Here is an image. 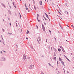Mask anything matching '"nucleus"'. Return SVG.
<instances>
[{
  "label": "nucleus",
  "mask_w": 74,
  "mask_h": 74,
  "mask_svg": "<svg viewBox=\"0 0 74 74\" xmlns=\"http://www.w3.org/2000/svg\"><path fill=\"white\" fill-rule=\"evenodd\" d=\"M34 65H31L29 67V69H32L33 68H34Z\"/></svg>",
  "instance_id": "obj_1"
},
{
  "label": "nucleus",
  "mask_w": 74,
  "mask_h": 74,
  "mask_svg": "<svg viewBox=\"0 0 74 74\" xmlns=\"http://www.w3.org/2000/svg\"><path fill=\"white\" fill-rule=\"evenodd\" d=\"M23 58L24 60H25L26 58V56L25 55V54H24L23 55Z\"/></svg>",
  "instance_id": "obj_2"
},
{
  "label": "nucleus",
  "mask_w": 74,
  "mask_h": 74,
  "mask_svg": "<svg viewBox=\"0 0 74 74\" xmlns=\"http://www.w3.org/2000/svg\"><path fill=\"white\" fill-rule=\"evenodd\" d=\"M1 60L2 61H4L5 60V58H1Z\"/></svg>",
  "instance_id": "obj_3"
},
{
  "label": "nucleus",
  "mask_w": 74,
  "mask_h": 74,
  "mask_svg": "<svg viewBox=\"0 0 74 74\" xmlns=\"http://www.w3.org/2000/svg\"><path fill=\"white\" fill-rule=\"evenodd\" d=\"M1 5L3 6V7H4V8H5V5H4V4L3 3H1Z\"/></svg>",
  "instance_id": "obj_4"
},
{
  "label": "nucleus",
  "mask_w": 74,
  "mask_h": 74,
  "mask_svg": "<svg viewBox=\"0 0 74 74\" xmlns=\"http://www.w3.org/2000/svg\"><path fill=\"white\" fill-rule=\"evenodd\" d=\"M43 31L44 32H45V27H44V26H43V28H42Z\"/></svg>",
  "instance_id": "obj_5"
},
{
  "label": "nucleus",
  "mask_w": 74,
  "mask_h": 74,
  "mask_svg": "<svg viewBox=\"0 0 74 74\" xmlns=\"http://www.w3.org/2000/svg\"><path fill=\"white\" fill-rule=\"evenodd\" d=\"M61 62H62V64H63V65H64V66H65V64H64V62H63V61H62Z\"/></svg>",
  "instance_id": "obj_6"
},
{
  "label": "nucleus",
  "mask_w": 74,
  "mask_h": 74,
  "mask_svg": "<svg viewBox=\"0 0 74 74\" xmlns=\"http://www.w3.org/2000/svg\"><path fill=\"white\" fill-rule=\"evenodd\" d=\"M40 5H42V1H40Z\"/></svg>",
  "instance_id": "obj_7"
},
{
  "label": "nucleus",
  "mask_w": 74,
  "mask_h": 74,
  "mask_svg": "<svg viewBox=\"0 0 74 74\" xmlns=\"http://www.w3.org/2000/svg\"><path fill=\"white\" fill-rule=\"evenodd\" d=\"M38 38L39 41H41V38L40 36H39Z\"/></svg>",
  "instance_id": "obj_8"
},
{
  "label": "nucleus",
  "mask_w": 74,
  "mask_h": 74,
  "mask_svg": "<svg viewBox=\"0 0 74 74\" xmlns=\"http://www.w3.org/2000/svg\"><path fill=\"white\" fill-rule=\"evenodd\" d=\"M8 12H9V14H10V15L11 14V11H10V10H8Z\"/></svg>",
  "instance_id": "obj_9"
},
{
  "label": "nucleus",
  "mask_w": 74,
  "mask_h": 74,
  "mask_svg": "<svg viewBox=\"0 0 74 74\" xmlns=\"http://www.w3.org/2000/svg\"><path fill=\"white\" fill-rule=\"evenodd\" d=\"M59 60L60 61H61V60H62V59L60 57H59Z\"/></svg>",
  "instance_id": "obj_10"
},
{
  "label": "nucleus",
  "mask_w": 74,
  "mask_h": 74,
  "mask_svg": "<svg viewBox=\"0 0 74 74\" xmlns=\"http://www.w3.org/2000/svg\"><path fill=\"white\" fill-rule=\"evenodd\" d=\"M29 32V31L28 30H27V32L26 33L27 34H28Z\"/></svg>",
  "instance_id": "obj_11"
},
{
  "label": "nucleus",
  "mask_w": 74,
  "mask_h": 74,
  "mask_svg": "<svg viewBox=\"0 0 74 74\" xmlns=\"http://www.w3.org/2000/svg\"><path fill=\"white\" fill-rule=\"evenodd\" d=\"M54 49H55V51H56V53H57V51L56 49H55V48H54Z\"/></svg>",
  "instance_id": "obj_12"
},
{
  "label": "nucleus",
  "mask_w": 74,
  "mask_h": 74,
  "mask_svg": "<svg viewBox=\"0 0 74 74\" xmlns=\"http://www.w3.org/2000/svg\"><path fill=\"white\" fill-rule=\"evenodd\" d=\"M37 20H38V22H40V20H39V19H38V17H37Z\"/></svg>",
  "instance_id": "obj_13"
},
{
  "label": "nucleus",
  "mask_w": 74,
  "mask_h": 74,
  "mask_svg": "<svg viewBox=\"0 0 74 74\" xmlns=\"http://www.w3.org/2000/svg\"><path fill=\"white\" fill-rule=\"evenodd\" d=\"M58 50L59 51H61V49H60V48H58Z\"/></svg>",
  "instance_id": "obj_14"
},
{
  "label": "nucleus",
  "mask_w": 74,
  "mask_h": 74,
  "mask_svg": "<svg viewBox=\"0 0 74 74\" xmlns=\"http://www.w3.org/2000/svg\"><path fill=\"white\" fill-rule=\"evenodd\" d=\"M57 65H58V61H57Z\"/></svg>",
  "instance_id": "obj_15"
},
{
  "label": "nucleus",
  "mask_w": 74,
  "mask_h": 74,
  "mask_svg": "<svg viewBox=\"0 0 74 74\" xmlns=\"http://www.w3.org/2000/svg\"><path fill=\"white\" fill-rule=\"evenodd\" d=\"M34 9L35 10H36L35 6H34Z\"/></svg>",
  "instance_id": "obj_16"
},
{
  "label": "nucleus",
  "mask_w": 74,
  "mask_h": 74,
  "mask_svg": "<svg viewBox=\"0 0 74 74\" xmlns=\"http://www.w3.org/2000/svg\"><path fill=\"white\" fill-rule=\"evenodd\" d=\"M62 51H63V52H65V51L64 49H63V50H62Z\"/></svg>",
  "instance_id": "obj_17"
},
{
  "label": "nucleus",
  "mask_w": 74,
  "mask_h": 74,
  "mask_svg": "<svg viewBox=\"0 0 74 74\" xmlns=\"http://www.w3.org/2000/svg\"><path fill=\"white\" fill-rule=\"evenodd\" d=\"M13 5L14 6V7L15 8H16V6H15V4H13Z\"/></svg>",
  "instance_id": "obj_18"
},
{
  "label": "nucleus",
  "mask_w": 74,
  "mask_h": 74,
  "mask_svg": "<svg viewBox=\"0 0 74 74\" xmlns=\"http://www.w3.org/2000/svg\"><path fill=\"white\" fill-rule=\"evenodd\" d=\"M44 24L45 25H47V23H45V21L44 22Z\"/></svg>",
  "instance_id": "obj_19"
},
{
  "label": "nucleus",
  "mask_w": 74,
  "mask_h": 74,
  "mask_svg": "<svg viewBox=\"0 0 74 74\" xmlns=\"http://www.w3.org/2000/svg\"><path fill=\"white\" fill-rule=\"evenodd\" d=\"M45 14L46 16L47 17V13H45Z\"/></svg>",
  "instance_id": "obj_20"
},
{
  "label": "nucleus",
  "mask_w": 74,
  "mask_h": 74,
  "mask_svg": "<svg viewBox=\"0 0 74 74\" xmlns=\"http://www.w3.org/2000/svg\"><path fill=\"white\" fill-rule=\"evenodd\" d=\"M56 57H53V59L54 60H55V59H56Z\"/></svg>",
  "instance_id": "obj_21"
},
{
  "label": "nucleus",
  "mask_w": 74,
  "mask_h": 74,
  "mask_svg": "<svg viewBox=\"0 0 74 74\" xmlns=\"http://www.w3.org/2000/svg\"><path fill=\"white\" fill-rule=\"evenodd\" d=\"M25 9L26 10H27L28 9V8H26Z\"/></svg>",
  "instance_id": "obj_22"
},
{
  "label": "nucleus",
  "mask_w": 74,
  "mask_h": 74,
  "mask_svg": "<svg viewBox=\"0 0 74 74\" xmlns=\"http://www.w3.org/2000/svg\"><path fill=\"white\" fill-rule=\"evenodd\" d=\"M8 34H10L11 35V34H12V33H9V32H8Z\"/></svg>",
  "instance_id": "obj_23"
},
{
  "label": "nucleus",
  "mask_w": 74,
  "mask_h": 74,
  "mask_svg": "<svg viewBox=\"0 0 74 74\" xmlns=\"http://www.w3.org/2000/svg\"><path fill=\"white\" fill-rule=\"evenodd\" d=\"M49 65H50V66H52V65H51V64H50V63H48Z\"/></svg>",
  "instance_id": "obj_24"
},
{
  "label": "nucleus",
  "mask_w": 74,
  "mask_h": 74,
  "mask_svg": "<svg viewBox=\"0 0 74 74\" xmlns=\"http://www.w3.org/2000/svg\"><path fill=\"white\" fill-rule=\"evenodd\" d=\"M2 29V31H3V32H5V30H4V29Z\"/></svg>",
  "instance_id": "obj_25"
},
{
  "label": "nucleus",
  "mask_w": 74,
  "mask_h": 74,
  "mask_svg": "<svg viewBox=\"0 0 74 74\" xmlns=\"http://www.w3.org/2000/svg\"><path fill=\"white\" fill-rule=\"evenodd\" d=\"M49 31L50 33V34H51V30H50V29H49Z\"/></svg>",
  "instance_id": "obj_26"
},
{
  "label": "nucleus",
  "mask_w": 74,
  "mask_h": 74,
  "mask_svg": "<svg viewBox=\"0 0 74 74\" xmlns=\"http://www.w3.org/2000/svg\"><path fill=\"white\" fill-rule=\"evenodd\" d=\"M36 27H37V29L38 28V26H37V25H36Z\"/></svg>",
  "instance_id": "obj_27"
},
{
  "label": "nucleus",
  "mask_w": 74,
  "mask_h": 74,
  "mask_svg": "<svg viewBox=\"0 0 74 74\" xmlns=\"http://www.w3.org/2000/svg\"><path fill=\"white\" fill-rule=\"evenodd\" d=\"M47 18L49 19V16H48V14H47Z\"/></svg>",
  "instance_id": "obj_28"
},
{
  "label": "nucleus",
  "mask_w": 74,
  "mask_h": 74,
  "mask_svg": "<svg viewBox=\"0 0 74 74\" xmlns=\"http://www.w3.org/2000/svg\"><path fill=\"white\" fill-rule=\"evenodd\" d=\"M54 56H56V54H55V52H54Z\"/></svg>",
  "instance_id": "obj_29"
},
{
  "label": "nucleus",
  "mask_w": 74,
  "mask_h": 74,
  "mask_svg": "<svg viewBox=\"0 0 74 74\" xmlns=\"http://www.w3.org/2000/svg\"><path fill=\"white\" fill-rule=\"evenodd\" d=\"M44 24H42V28H43V27H44Z\"/></svg>",
  "instance_id": "obj_30"
},
{
  "label": "nucleus",
  "mask_w": 74,
  "mask_h": 74,
  "mask_svg": "<svg viewBox=\"0 0 74 74\" xmlns=\"http://www.w3.org/2000/svg\"><path fill=\"white\" fill-rule=\"evenodd\" d=\"M37 17H39V16L38 14H37Z\"/></svg>",
  "instance_id": "obj_31"
},
{
  "label": "nucleus",
  "mask_w": 74,
  "mask_h": 74,
  "mask_svg": "<svg viewBox=\"0 0 74 74\" xmlns=\"http://www.w3.org/2000/svg\"><path fill=\"white\" fill-rule=\"evenodd\" d=\"M67 60H68V61H69L71 62V61L70 60H69V58H67Z\"/></svg>",
  "instance_id": "obj_32"
},
{
  "label": "nucleus",
  "mask_w": 74,
  "mask_h": 74,
  "mask_svg": "<svg viewBox=\"0 0 74 74\" xmlns=\"http://www.w3.org/2000/svg\"><path fill=\"white\" fill-rule=\"evenodd\" d=\"M27 58L28 59H30V57H28V58Z\"/></svg>",
  "instance_id": "obj_33"
},
{
  "label": "nucleus",
  "mask_w": 74,
  "mask_h": 74,
  "mask_svg": "<svg viewBox=\"0 0 74 74\" xmlns=\"http://www.w3.org/2000/svg\"><path fill=\"white\" fill-rule=\"evenodd\" d=\"M52 4L53 5H55V4L53 2V3H52Z\"/></svg>",
  "instance_id": "obj_34"
},
{
  "label": "nucleus",
  "mask_w": 74,
  "mask_h": 74,
  "mask_svg": "<svg viewBox=\"0 0 74 74\" xmlns=\"http://www.w3.org/2000/svg\"><path fill=\"white\" fill-rule=\"evenodd\" d=\"M68 5L67 4V3H66L65 4V5L66 6H67Z\"/></svg>",
  "instance_id": "obj_35"
},
{
  "label": "nucleus",
  "mask_w": 74,
  "mask_h": 74,
  "mask_svg": "<svg viewBox=\"0 0 74 74\" xmlns=\"http://www.w3.org/2000/svg\"><path fill=\"white\" fill-rule=\"evenodd\" d=\"M44 18L45 19V20H46V21L47 20V18H45V17H44Z\"/></svg>",
  "instance_id": "obj_36"
},
{
  "label": "nucleus",
  "mask_w": 74,
  "mask_h": 74,
  "mask_svg": "<svg viewBox=\"0 0 74 74\" xmlns=\"http://www.w3.org/2000/svg\"><path fill=\"white\" fill-rule=\"evenodd\" d=\"M38 43L39 44H40V42H39V40L38 39Z\"/></svg>",
  "instance_id": "obj_37"
},
{
  "label": "nucleus",
  "mask_w": 74,
  "mask_h": 74,
  "mask_svg": "<svg viewBox=\"0 0 74 74\" xmlns=\"http://www.w3.org/2000/svg\"><path fill=\"white\" fill-rule=\"evenodd\" d=\"M16 48H18V45H16Z\"/></svg>",
  "instance_id": "obj_38"
},
{
  "label": "nucleus",
  "mask_w": 74,
  "mask_h": 74,
  "mask_svg": "<svg viewBox=\"0 0 74 74\" xmlns=\"http://www.w3.org/2000/svg\"><path fill=\"white\" fill-rule=\"evenodd\" d=\"M20 18H21V15H20Z\"/></svg>",
  "instance_id": "obj_39"
},
{
  "label": "nucleus",
  "mask_w": 74,
  "mask_h": 74,
  "mask_svg": "<svg viewBox=\"0 0 74 74\" xmlns=\"http://www.w3.org/2000/svg\"><path fill=\"white\" fill-rule=\"evenodd\" d=\"M60 27H61V28L62 29V26H61V25H60Z\"/></svg>",
  "instance_id": "obj_40"
},
{
  "label": "nucleus",
  "mask_w": 74,
  "mask_h": 74,
  "mask_svg": "<svg viewBox=\"0 0 74 74\" xmlns=\"http://www.w3.org/2000/svg\"><path fill=\"white\" fill-rule=\"evenodd\" d=\"M25 7H27V6H26V3H25Z\"/></svg>",
  "instance_id": "obj_41"
},
{
  "label": "nucleus",
  "mask_w": 74,
  "mask_h": 74,
  "mask_svg": "<svg viewBox=\"0 0 74 74\" xmlns=\"http://www.w3.org/2000/svg\"><path fill=\"white\" fill-rule=\"evenodd\" d=\"M49 20V21H50V18H49H49H48Z\"/></svg>",
  "instance_id": "obj_42"
},
{
  "label": "nucleus",
  "mask_w": 74,
  "mask_h": 74,
  "mask_svg": "<svg viewBox=\"0 0 74 74\" xmlns=\"http://www.w3.org/2000/svg\"><path fill=\"white\" fill-rule=\"evenodd\" d=\"M61 49L62 50V51H63V47H62V48Z\"/></svg>",
  "instance_id": "obj_43"
},
{
  "label": "nucleus",
  "mask_w": 74,
  "mask_h": 74,
  "mask_svg": "<svg viewBox=\"0 0 74 74\" xmlns=\"http://www.w3.org/2000/svg\"><path fill=\"white\" fill-rule=\"evenodd\" d=\"M46 42H48V41L47 40V39H46Z\"/></svg>",
  "instance_id": "obj_44"
},
{
  "label": "nucleus",
  "mask_w": 74,
  "mask_h": 74,
  "mask_svg": "<svg viewBox=\"0 0 74 74\" xmlns=\"http://www.w3.org/2000/svg\"><path fill=\"white\" fill-rule=\"evenodd\" d=\"M26 39H27V40L28 39V38L27 37H26Z\"/></svg>",
  "instance_id": "obj_45"
},
{
  "label": "nucleus",
  "mask_w": 74,
  "mask_h": 74,
  "mask_svg": "<svg viewBox=\"0 0 74 74\" xmlns=\"http://www.w3.org/2000/svg\"><path fill=\"white\" fill-rule=\"evenodd\" d=\"M33 3H35V2L34 1V0H33Z\"/></svg>",
  "instance_id": "obj_46"
},
{
  "label": "nucleus",
  "mask_w": 74,
  "mask_h": 74,
  "mask_svg": "<svg viewBox=\"0 0 74 74\" xmlns=\"http://www.w3.org/2000/svg\"><path fill=\"white\" fill-rule=\"evenodd\" d=\"M54 38L55 39L56 41V38L55 37Z\"/></svg>",
  "instance_id": "obj_47"
},
{
  "label": "nucleus",
  "mask_w": 74,
  "mask_h": 74,
  "mask_svg": "<svg viewBox=\"0 0 74 74\" xmlns=\"http://www.w3.org/2000/svg\"><path fill=\"white\" fill-rule=\"evenodd\" d=\"M66 58L67 60L68 58L67 57H66Z\"/></svg>",
  "instance_id": "obj_48"
},
{
  "label": "nucleus",
  "mask_w": 74,
  "mask_h": 74,
  "mask_svg": "<svg viewBox=\"0 0 74 74\" xmlns=\"http://www.w3.org/2000/svg\"><path fill=\"white\" fill-rule=\"evenodd\" d=\"M58 12L60 14V12L59 11H58Z\"/></svg>",
  "instance_id": "obj_49"
},
{
  "label": "nucleus",
  "mask_w": 74,
  "mask_h": 74,
  "mask_svg": "<svg viewBox=\"0 0 74 74\" xmlns=\"http://www.w3.org/2000/svg\"><path fill=\"white\" fill-rule=\"evenodd\" d=\"M12 4H13V5L14 4V2H12Z\"/></svg>",
  "instance_id": "obj_50"
},
{
  "label": "nucleus",
  "mask_w": 74,
  "mask_h": 74,
  "mask_svg": "<svg viewBox=\"0 0 74 74\" xmlns=\"http://www.w3.org/2000/svg\"><path fill=\"white\" fill-rule=\"evenodd\" d=\"M22 29H21V32H22Z\"/></svg>",
  "instance_id": "obj_51"
},
{
  "label": "nucleus",
  "mask_w": 74,
  "mask_h": 74,
  "mask_svg": "<svg viewBox=\"0 0 74 74\" xmlns=\"http://www.w3.org/2000/svg\"><path fill=\"white\" fill-rule=\"evenodd\" d=\"M42 74H45V73H44L43 72H42Z\"/></svg>",
  "instance_id": "obj_52"
},
{
  "label": "nucleus",
  "mask_w": 74,
  "mask_h": 74,
  "mask_svg": "<svg viewBox=\"0 0 74 74\" xmlns=\"http://www.w3.org/2000/svg\"><path fill=\"white\" fill-rule=\"evenodd\" d=\"M28 12H29L30 10H28Z\"/></svg>",
  "instance_id": "obj_53"
},
{
  "label": "nucleus",
  "mask_w": 74,
  "mask_h": 74,
  "mask_svg": "<svg viewBox=\"0 0 74 74\" xmlns=\"http://www.w3.org/2000/svg\"><path fill=\"white\" fill-rule=\"evenodd\" d=\"M37 40L38 42V38H37Z\"/></svg>",
  "instance_id": "obj_54"
},
{
  "label": "nucleus",
  "mask_w": 74,
  "mask_h": 74,
  "mask_svg": "<svg viewBox=\"0 0 74 74\" xmlns=\"http://www.w3.org/2000/svg\"><path fill=\"white\" fill-rule=\"evenodd\" d=\"M37 40L38 42V38H37Z\"/></svg>",
  "instance_id": "obj_55"
},
{
  "label": "nucleus",
  "mask_w": 74,
  "mask_h": 74,
  "mask_svg": "<svg viewBox=\"0 0 74 74\" xmlns=\"http://www.w3.org/2000/svg\"><path fill=\"white\" fill-rule=\"evenodd\" d=\"M62 46H60V48H61V49H62Z\"/></svg>",
  "instance_id": "obj_56"
},
{
  "label": "nucleus",
  "mask_w": 74,
  "mask_h": 74,
  "mask_svg": "<svg viewBox=\"0 0 74 74\" xmlns=\"http://www.w3.org/2000/svg\"><path fill=\"white\" fill-rule=\"evenodd\" d=\"M9 7H10V8H11V6L10 5L9 6Z\"/></svg>",
  "instance_id": "obj_57"
},
{
  "label": "nucleus",
  "mask_w": 74,
  "mask_h": 74,
  "mask_svg": "<svg viewBox=\"0 0 74 74\" xmlns=\"http://www.w3.org/2000/svg\"><path fill=\"white\" fill-rule=\"evenodd\" d=\"M1 53H3V52H2V51H1Z\"/></svg>",
  "instance_id": "obj_58"
},
{
  "label": "nucleus",
  "mask_w": 74,
  "mask_h": 74,
  "mask_svg": "<svg viewBox=\"0 0 74 74\" xmlns=\"http://www.w3.org/2000/svg\"><path fill=\"white\" fill-rule=\"evenodd\" d=\"M64 13H66V10H65L64 11Z\"/></svg>",
  "instance_id": "obj_59"
},
{
  "label": "nucleus",
  "mask_w": 74,
  "mask_h": 74,
  "mask_svg": "<svg viewBox=\"0 0 74 74\" xmlns=\"http://www.w3.org/2000/svg\"><path fill=\"white\" fill-rule=\"evenodd\" d=\"M10 26H11V23H10Z\"/></svg>",
  "instance_id": "obj_60"
},
{
  "label": "nucleus",
  "mask_w": 74,
  "mask_h": 74,
  "mask_svg": "<svg viewBox=\"0 0 74 74\" xmlns=\"http://www.w3.org/2000/svg\"><path fill=\"white\" fill-rule=\"evenodd\" d=\"M19 15H20V16H21V14H20V13H19Z\"/></svg>",
  "instance_id": "obj_61"
},
{
  "label": "nucleus",
  "mask_w": 74,
  "mask_h": 74,
  "mask_svg": "<svg viewBox=\"0 0 74 74\" xmlns=\"http://www.w3.org/2000/svg\"><path fill=\"white\" fill-rule=\"evenodd\" d=\"M3 44H4V45H5V44H4V42H3Z\"/></svg>",
  "instance_id": "obj_62"
},
{
  "label": "nucleus",
  "mask_w": 74,
  "mask_h": 74,
  "mask_svg": "<svg viewBox=\"0 0 74 74\" xmlns=\"http://www.w3.org/2000/svg\"><path fill=\"white\" fill-rule=\"evenodd\" d=\"M71 27H73V25H71Z\"/></svg>",
  "instance_id": "obj_63"
},
{
  "label": "nucleus",
  "mask_w": 74,
  "mask_h": 74,
  "mask_svg": "<svg viewBox=\"0 0 74 74\" xmlns=\"http://www.w3.org/2000/svg\"><path fill=\"white\" fill-rule=\"evenodd\" d=\"M67 27H69V25H67Z\"/></svg>",
  "instance_id": "obj_64"
}]
</instances>
